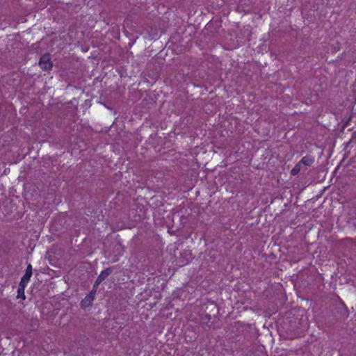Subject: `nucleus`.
<instances>
[{
  "label": "nucleus",
  "instance_id": "nucleus-10",
  "mask_svg": "<svg viewBox=\"0 0 356 356\" xmlns=\"http://www.w3.org/2000/svg\"><path fill=\"white\" fill-rule=\"evenodd\" d=\"M205 317H206V318H207L209 321L211 319V315H209V314H206V315H205Z\"/></svg>",
  "mask_w": 356,
  "mask_h": 356
},
{
  "label": "nucleus",
  "instance_id": "nucleus-8",
  "mask_svg": "<svg viewBox=\"0 0 356 356\" xmlns=\"http://www.w3.org/2000/svg\"><path fill=\"white\" fill-rule=\"evenodd\" d=\"M26 286V285H22V284H19V286H18V289H17V297L19 298L21 297L23 300H24L26 298L25 297V294H24V289H25V287Z\"/></svg>",
  "mask_w": 356,
  "mask_h": 356
},
{
  "label": "nucleus",
  "instance_id": "nucleus-2",
  "mask_svg": "<svg viewBox=\"0 0 356 356\" xmlns=\"http://www.w3.org/2000/svg\"><path fill=\"white\" fill-rule=\"evenodd\" d=\"M96 288L92 286V289L88 293L86 297L81 301V307L82 308H87L92 305V302L95 300V297L97 292Z\"/></svg>",
  "mask_w": 356,
  "mask_h": 356
},
{
  "label": "nucleus",
  "instance_id": "nucleus-3",
  "mask_svg": "<svg viewBox=\"0 0 356 356\" xmlns=\"http://www.w3.org/2000/svg\"><path fill=\"white\" fill-rule=\"evenodd\" d=\"M113 272V268L109 267L102 270L95 280L93 287L97 289L98 286L105 280Z\"/></svg>",
  "mask_w": 356,
  "mask_h": 356
},
{
  "label": "nucleus",
  "instance_id": "nucleus-7",
  "mask_svg": "<svg viewBox=\"0 0 356 356\" xmlns=\"http://www.w3.org/2000/svg\"><path fill=\"white\" fill-rule=\"evenodd\" d=\"M314 157L310 155H306L303 156L301 160L298 162L300 165H305L306 166H311L314 163Z\"/></svg>",
  "mask_w": 356,
  "mask_h": 356
},
{
  "label": "nucleus",
  "instance_id": "nucleus-6",
  "mask_svg": "<svg viewBox=\"0 0 356 356\" xmlns=\"http://www.w3.org/2000/svg\"><path fill=\"white\" fill-rule=\"evenodd\" d=\"M32 274H33L32 266L29 264L27 265L25 274L24 275V276L22 277V279L20 280L19 283L22 284V286L23 284L26 285V286L27 285V284L29 283V282L32 276Z\"/></svg>",
  "mask_w": 356,
  "mask_h": 356
},
{
  "label": "nucleus",
  "instance_id": "nucleus-1",
  "mask_svg": "<svg viewBox=\"0 0 356 356\" xmlns=\"http://www.w3.org/2000/svg\"><path fill=\"white\" fill-rule=\"evenodd\" d=\"M38 65L42 70H51L53 67L51 55L49 54H43L39 60Z\"/></svg>",
  "mask_w": 356,
  "mask_h": 356
},
{
  "label": "nucleus",
  "instance_id": "nucleus-9",
  "mask_svg": "<svg viewBox=\"0 0 356 356\" xmlns=\"http://www.w3.org/2000/svg\"><path fill=\"white\" fill-rule=\"evenodd\" d=\"M300 170H301V165H300V163H298L291 170V175H297L300 172Z\"/></svg>",
  "mask_w": 356,
  "mask_h": 356
},
{
  "label": "nucleus",
  "instance_id": "nucleus-4",
  "mask_svg": "<svg viewBox=\"0 0 356 356\" xmlns=\"http://www.w3.org/2000/svg\"><path fill=\"white\" fill-rule=\"evenodd\" d=\"M336 317L337 318H348L349 315L348 309L345 304L341 300L340 303L335 307Z\"/></svg>",
  "mask_w": 356,
  "mask_h": 356
},
{
  "label": "nucleus",
  "instance_id": "nucleus-5",
  "mask_svg": "<svg viewBox=\"0 0 356 356\" xmlns=\"http://www.w3.org/2000/svg\"><path fill=\"white\" fill-rule=\"evenodd\" d=\"M193 259L192 253L189 250H184L181 252L179 258L180 266H185L188 264Z\"/></svg>",
  "mask_w": 356,
  "mask_h": 356
}]
</instances>
